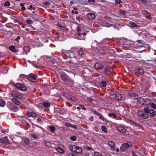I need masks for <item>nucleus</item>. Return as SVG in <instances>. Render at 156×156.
I'll return each instance as SVG.
<instances>
[{"label":"nucleus","mask_w":156,"mask_h":156,"mask_svg":"<svg viewBox=\"0 0 156 156\" xmlns=\"http://www.w3.org/2000/svg\"><path fill=\"white\" fill-rule=\"evenodd\" d=\"M14 86L16 88L22 91H25L27 90V87L25 86L20 83L15 84L14 85Z\"/></svg>","instance_id":"f257e3e1"},{"label":"nucleus","mask_w":156,"mask_h":156,"mask_svg":"<svg viewBox=\"0 0 156 156\" xmlns=\"http://www.w3.org/2000/svg\"><path fill=\"white\" fill-rule=\"evenodd\" d=\"M145 112L149 114L151 117H153L156 115V111L153 109H150L148 107H146L144 108Z\"/></svg>","instance_id":"f03ea898"},{"label":"nucleus","mask_w":156,"mask_h":156,"mask_svg":"<svg viewBox=\"0 0 156 156\" xmlns=\"http://www.w3.org/2000/svg\"><path fill=\"white\" fill-rule=\"evenodd\" d=\"M11 95L13 97L15 98H16L19 99H21L23 97L22 94L17 91L14 92L12 93L11 94Z\"/></svg>","instance_id":"7ed1b4c3"},{"label":"nucleus","mask_w":156,"mask_h":156,"mask_svg":"<svg viewBox=\"0 0 156 156\" xmlns=\"http://www.w3.org/2000/svg\"><path fill=\"white\" fill-rule=\"evenodd\" d=\"M131 145V142H127L126 143H125L123 144L121 146L120 149L122 151L125 150L127 148L129 147Z\"/></svg>","instance_id":"20e7f679"},{"label":"nucleus","mask_w":156,"mask_h":156,"mask_svg":"<svg viewBox=\"0 0 156 156\" xmlns=\"http://www.w3.org/2000/svg\"><path fill=\"white\" fill-rule=\"evenodd\" d=\"M138 115L142 118L146 119L148 118V115L147 114L144 113L143 111L141 110L138 111Z\"/></svg>","instance_id":"39448f33"},{"label":"nucleus","mask_w":156,"mask_h":156,"mask_svg":"<svg viewBox=\"0 0 156 156\" xmlns=\"http://www.w3.org/2000/svg\"><path fill=\"white\" fill-rule=\"evenodd\" d=\"M37 76L35 74H30L28 75V80L31 81H34L36 80Z\"/></svg>","instance_id":"423d86ee"},{"label":"nucleus","mask_w":156,"mask_h":156,"mask_svg":"<svg viewBox=\"0 0 156 156\" xmlns=\"http://www.w3.org/2000/svg\"><path fill=\"white\" fill-rule=\"evenodd\" d=\"M129 96L134 100H136L138 97V95L135 93L131 92L129 93Z\"/></svg>","instance_id":"0eeeda50"},{"label":"nucleus","mask_w":156,"mask_h":156,"mask_svg":"<svg viewBox=\"0 0 156 156\" xmlns=\"http://www.w3.org/2000/svg\"><path fill=\"white\" fill-rule=\"evenodd\" d=\"M103 66L101 63L97 62L95 65V68L98 70H100L103 69Z\"/></svg>","instance_id":"6e6552de"},{"label":"nucleus","mask_w":156,"mask_h":156,"mask_svg":"<svg viewBox=\"0 0 156 156\" xmlns=\"http://www.w3.org/2000/svg\"><path fill=\"white\" fill-rule=\"evenodd\" d=\"M113 97L114 99L117 100H120L122 98V96L121 95L118 93L114 94L113 95Z\"/></svg>","instance_id":"1a4fd4ad"},{"label":"nucleus","mask_w":156,"mask_h":156,"mask_svg":"<svg viewBox=\"0 0 156 156\" xmlns=\"http://www.w3.org/2000/svg\"><path fill=\"white\" fill-rule=\"evenodd\" d=\"M151 102V101L150 99L148 98L144 100L143 105L149 106H150Z\"/></svg>","instance_id":"9d476101"},{"label":"nucleus","mask_w":156,"mask_h":156,"mask_svg":"<svg viewBox=\"0 0 156 156\" xmlns=\"http://www.w3.org/2000/svg\"><path fill=\"white\" fill-rule=\"evenodd\" d=\"M0 142L5 144L8 143H9V140L7 137L5 136L4 138H0Z\"/></svg>","instance_id":"9b49d317"},{"label":"nucleus","mask_w":156,"mask_h":156,"mask_svg":"<svg viewBox=\"0 0 156 156\" xmlns=\"http://www.w3.org/2000/svg\"><path fill=\"white\" fill-rule=\"evenodd\" d=\"M87 17L89 19L93 20L95 19V16L94 13H89L87 14Z\"/></svg>","instance_id":"f8f14e48"},{"label":"nucleus","mask_w":156,"mask_h":156,"mask_svg":"<svg viewBox=\"0 0 156 156\" xmlns=\"http://www.w3.org/2000/svg\"><path fill=\"white\" fill-rule=\"evenodd\" d=\"M27 116L29 117H31L34 118L35 119V118L36 117H38L39 116L37 115L36 113L34 112H29L27 114Z\"/></svg>","instance_id":"ddd939ff"},{"label":"nucleus","mask_w":156,"mask_h":156,"mask_svg":"<svg viewBox=\"0 0 156 156\" xmlns=\"http://www.w3.org/2000/svg\"><path fill=\"white\" fill-rule=\"evenodd\" d=\"M66 55L69 58H73L75 57L74 55V53L70 51H67L66 52Z\"/></svg>","instance_id":"4468645a"},{"label":"nucleus","mask_w":156,"mask_h":156,"mask_svg":"<svg viewBox=\"0 0 156 156\" xmlns=\"http://www.w3.org/2000/svg\"><path fill=\"white\" fill-rule=\"evenodd\" d=\"M112 69L110 67H108L105 68V74L107 75H109L111 72Z\"/></svg>","instance_id":"2eb2a0df"},{"label":"nucleus","mask_w":156,"mask_h":156,"mask_svg":"<svg viewBox=\"0 0 156 156\" xmlns=\"http://www.w3.org/2000/svg\"><path fill=\"white\" fill-rule=\"evenodd\" d=\"M108 144L113 150H114L115 149V144L112 141H109L108 143Z\"/></svg>","instance_id":"dca6fc26"},{"label":"nucleus","mask_w":156,"mask_h":156,"mask_svg":"<svg viewBox=\"0 0 156 156\" xmlns=\"http://www.w3.org/2000/svg\"><path fill=\"white\" fill-rule=\"evenodd\" d=\"M136 71H137L139 72V73L141 75H143L144 73V71L143 69L142 68L140 67L139 68H136Z\"/></svg>","instance_id":"f3484780"},{"label":"nucleus","mask_w":156,"mask_h":156,"mask_svg":"<svg viewBox=\"0 0 156 156\" xmlns=\"http://www.w3.org/2000/svg\"><path fill=\"white\" fill-rule=\"evenodd\" d=\"M143 14H144L146 16V17L148 19L151 18V15L150 13L148 12L147 11L144 10L143 12Z\"/></svg>","instance_id":"a211bd4d"},{"label":"nucleus","mask_w":156,"mask_h":156,"mask_svg":"<svg viewBox=\"0 0 156 156\" xmlns=\"http://www.w3.org/2000/svg\"><path fill=\"white\" fill-rule=\"evenodd\" d=\"M118 129L120 132L125 133L126 132V129L122 126H119L118 127Z\"/></svg>","instance_id":"6ab92c4d"},{"label":"nucleus","mask_w":156,"mask_h":156,"mask_svg":"<svg viewBox=\"0 0 156 156\" xmlns=\"http://www.w3.org/2000/svg\"><path fill=\"white\" fill-rule=\"evenodd\" d=\"M138 102L141 105H143L144 101V99L141 97H139L137 99Z\"/></svg>","instance_id":"aec40b11"},{"label":"nucleus","mask_w":156,"mask_h":156,"mask_svg":"<svg viewBox=\"0 0 156 156\" xmlns=\"http://www.w3.org/2000/svg\"><path fill=\"white\" fill-rule=\"evenodd\" d=\"M103 26L107 27H110L111 26H113L115 28L116 27L113 24H110L108 23H104L102 24Z\"/></svg>","instance_id":"412c9836"},{"label":"nucleus","mask_w":156,"mask_h":156,"mask_svg":"<svg viewBox=\"0 0 156 156\" xmlns=\"http://www.w3.org/2000/svg\"><path fill=\"white\" fill-rule=\"evenodd\" d=\"M12 101L16 105H20V102L17 99L15 98L12 99Z\"/></svg>","instance_id":"4be33fe9"},{"label":"nucleus","mask_w":156,"mask_h":156,"mask_svg":"<svg viewBox=\"0 0 156 156\" xmlns=\"http://www.w3.org/2000/svg\"><path fill=\"white\" fill-rule=\"evenodd\" d=\"M11 108L12 111L15 112H17L19 109L18 108L14 105H12V106L11 107Z\"/></svg>","instance_id":"5701e85b"},{"label":"nucleus","mask_w":156,"mask_h":156,"mask_svg":"<svg viewBox=\"0 0 156 156\" xmlns=\"http://www.w3.org/2000/svg\"><path fill=\"white\" fill-rule=\"evenodd\" d=\"M56 151L60 153L63 154L65 152L64 150L59 146L56 148Z\"/></svg>","instance_id":"b1692460"},{"label":"nucleus","mask_w":156,"mask_h":156,"mask_svg":"<svg viewBox=\"0 0 156 156\" xmlns=\"http://www.w3.org/2000/svg\"><path fill=\"white\" fill-rule=\"evenodd\" d=\"M108 115L109 117L113 119H115L117 116V115L114 113H109Z\"/></svg>","instance_id":"393cba45"},{"label":"nucleus","mask_w":156,"mask_h":156,"mask_svg":"<svg viewBox=\"0 0 156 156\" xmlns=\"http://www.w3.org/2000/svg\"><path fill=\"white\" fill-rule=\"evenodd\" d=\"M77 146L75 145H71L69 146V148L70 150L73 152H75L76 150Z\"/></svg>","instance_id":"a878e982"},{"label":"nucleus","mask_w":156,"mask_h":156,"mask_svg":"<svg viewBox=\"0 0 156 156\" xmlns=\"http://www.w3.org/2000/svg\"><path fill=\"white\" fill-rule=\"evenodd\" d=\"M122 3V1L121 0H115V4L116 5H118V6L119 7H121L122 5H121V4Z\"/></svg>","instance_id":"bb28decb"},{"label":"nucleus","mask_w":156,"mask_h":156,"mask_svg":"<svg viewBox=\"0 0 156 156\" xmlns=\"http://www.w3.org/2000/svg\"><path fill=\"white\" fill-rule=\"evenodd\" d=\"M129 123L131 125L133 126H136V127H141L140 126V125H139L138 124H137V123H136L135 122H133V121H129Z\"/></svg>","instance_id":"cd10ccee"},{"label":"nucleus","mask_w":156,"mask_h":156,"mask_svg":"<svg viewBox=\"0 0 156 156\" xmlns=\"http://www.w3.org/2000/svg\"><path fill=\"white\" fill-rule=\"evenodd\" d=\"M78 55L82 57H85L84 54L82 49H80L78 52Z\"/></svg>","instance_id":"c85d7f7f"},{"label":"nucleus","mask_w":156,"mask_h":156,"mask_svg":"<svg viewBox=\"0 0 156 156\" xmlns=\"http://www.w3.org/2000/svg\"><path fill=\"white\" fill-rule=\"evenodd\" d=\"M45 146L48 147H51L52 144L49 141H44Z\"/></svg>","instance_id":"c756f323"},{"label":"nucleus","mask_w":156,"mask_h":156,"mask_svg":"<svg viewBox=\"0 0 156 156\" xmlns=\"http://www.w3.org/2000/svg\"><path fill=\"white\" fill-rule=\"evenodd\" d=\"M28 75H26L23 74H21L19 75V77L20 78L23 79H28Z\"/></svg>","instance_id":"7c9ffc66"},{"label":"nucleus","mask_w":156,"mask_h":156,"mask_svg":"<svg viewBox=\"0 0 156 156\" xmlns=\"http://www.w3.org/2000/svg\"><path fill=\"white\" fill-rule=\"evenodd\" d=\"M23 50L26 54H27L30 51V49L28 47H24L23 48Z\"/></svg>","instance_id":"2f4dec72"},{"label":"nucleus","mask_w":156,"mask_h":156,"mask_svg":"<svg viewBox=\"0 0 156 156\" xmlns=\"http://www.w3.org/2000/svg\"><path fill=\"white\" fill-rule=\"evenodd\" d=\"M9 49L11 51H12L16 52V50L15 48L13 46H10L9 47Z\"/></svg>","instance_id":"473e14b6"},{"label":"nucleus","mask_w":156,"mask_h":156,"mask_svg":"<svg viewBox=\"0 0 156 156\" xmlns=\"http://www.w3.org/2000/svg\"><path fill=\"white\" fill-rule=\"evenodd\" d=\"M27 28H26L25 30H35V28L32 26L28 25L27 26Z\"/></svg>","instance_id":"72a5a7b5"},{"label":"nucleus","mask_w":156,"mask_h":156,"mask_svg":"<svg viewBox=\"0 0 156 156\" xmlns=\"http://www.w3.org/2000/svg\"><path fill=\"white\" fill-rule=\"evenodd\" d=\"M77 147L75 152L78 154L81 153L82 151L81 148L77 146Z\"/></svg>","instance_id":"f704fd0d"},{"label":"nucleus","mask_w":156,"mask_h":156,"mask_svg":"<svg viewBox=\"0 0 156 156\" xmlns=\"http://www.w3.org/2000/svg\"><path fill=\"white\" fill-rule=\"evenodd\" d=\"M68 99L69 100L72 101H75L76 100V98L73 96H69L68 98Z\"/></svg>","instance_id":"c9c22d12"},{"label":"nucleus","mask_w":156,"mask_h":156,"mask_svg":"<svg viewBox=\"0 0 156 156\" xmlns=\"http://www.w3.org/2000/svg\"><path fill=\"white\" fill-rule=\"evenodd\" d=\"M61 77L64 81H66L67 80V76L66 74H62Z\"/></svg>","instance_id":"e433bc0d"},{"label":"nucleus","mask_w":156,"mask_h":156,"mask_svg":"<svg viewBox=\"0 0 156 156\" xmlns=\"http://www.w3.org/2000/svg\"><path fill=\"white\" fill-rule=\"evenodd\" d=\"M5 105V101L2 100H0V106L1 107H3Z\"/></svg>","instance_id":"4c0bfd02"},{"label":"nucleus","mask_w":156,"mask_h":156,"mask_svg":"<svg viewBox=\"0 0 156 156\" xmlns=\"http://www.w3.org/2000/svg\"><path fill=\"white\" fill-rule=\"evenodd\" d=\"M101 85L102 87H105L106 86L107 83L105 81H102L101 83Z\"/></svg>","instance_id":"58836bf2"},{"label":"nucleus","mask_w":156,"mask_h":156,"mask_svg":"<svg viewBox=\"0 0 156 156\" xmlns=\"http://www.w3.org/2000/svg\"><path fill=\"white\" fill-rule=\"evenodd\" d=\"M43 105L45 107H48L50 106V105L49 102H44L43 103Z\"/></svg>","instance_id":"ea45409f"},{"label":"nucleus","mask_w":156,"mask_h":156,"mask_svg":"<svg viewBox=\"0 0 156 156\" xmlns=\"http://www.w3.org/2000/svg\"><path fill=\"white\" fill-rule=\"evenodd\" d=\"M101 128L102 130L103 131L104 133H106L107 132L106 128L105 126H101Z\"/></svg>","instance_id":"a19ab883"},{"label":"nucleus","mask_w":156,"mask_h":156,"mask_svg":"<svg viewBox=\"0 0 156 156\" xmlns=\"http://www.w3.org/2000/svg\"><path fill=\"white\" fill-rule=\"evenodd\" d=\"M50 131L52 133H53L55 130V127L53 126H51L49 127Z\"/></svg>","instance_id":"79ce46f5"},{"label":"nucleus","mask_w":156,"mask_h":156,"mask_svg":"<svg viewBox=\"0 0 156 156\" xmlns=\"http://www.w3.org/2000/svg\"><path fill=\"white\" fill-rule=\"evenodd\" d=\"M150 106H151V107L153 108L156 109V105L153 103L152 102H151Z\"/></svg>","instance_id":"37998d69"},{"label":"nucleus","mask_w":156,"mask_h":156,"mask_svg":"<svg viewBox=\"0 0 156 156\" xmlns=\"http://www.w3.org/2000/svg\"><path fill=\"white\" fill-rule=\"evenodd\" d=\"M26 22L28 24H30L33 23V21L31 20L28 19L26 20Z\"/></svg>","instance_id":"c03bdc74"},{"label":"nucleus","mask_w":156,"mask_h":156,"mask_svg":"<svg viewBox=\"0 0 156 156\" xmlns=\"http://www.w3.org/2000/svg\"><path fill=\"white\" fill-rule=\"evenodd\" d=\"M77 137L76 136H73L70 137V139L71 140L75 141L76 140Z\"/></svg>","instance_id":"a18cd8bd"},{"label":"nucleus","mask_w":156,"mask_h":156,"mask_svg":"<svg viewBox=\"0 0 156 156\" xmlns=\"http://www.w3.org/2000/svg\"><path fill=\"white\" fill-rule=\"evenodd\" d=\"M30 136L34 139H37L38 137L36 135L33 134H31Z\"/></svg>","instance_id":"49530a36"},{"label":"nucleus","mask_w":156,"mask_h":156,"mask_svg":"<svg viewBox=\"0 0 156 156\" xmlns=\"http://www.w3.org/2000/svg\"><path fill=\"white\" fill-rule=\"evenodd\" d=\"M20 5L21 6L22 10L24 11L25 10V8L24 7V4L23 3H21L20 4Z\"/></svg>","instance_id":"de8ad7c7"},{"label":"nucleus","mask_w":156,"mask_h":156,"mask_svg":"<svg viewBox=\"0 0 156 156\" xmlns=\"http://www.w3.org/2000/svg\"><path fill=\"white\" fill-rule=\"evenodd\" d=\"M94 156H103L102 154L98 152H95L94 153Z\"/></svg>","instance_id":"09e8293b"},{"label":"nucleus","mask_w":156,"mask_h":156,"mask_svg":"<svg viewBox=\"0 0 156 156\" xmlns=\"http://www.w3.org/2000/svg\"><path fill=\"white\" fill-rule=\"evenodd\" d=\"M130 24L132 26L134 27H136L137 26V25L134 23L133 22H130Z\"/></svg>","instance_id":"8fccbe9b"},{"label":"nucleus","mask_w":156,"mask_h":156,"mask_svg":"<svg viewBox=\"0 0 156 156\" xmlns=\"http://www.w3.org/2000/svg\"><path fill=\"white\" fill-rule=\"evenodd\" d=\"M10 2H9L6 1L4 3V5L5 6H8L10 5Z\"/></svg>","instance_id":"3c124183"},{"label":"nucleus","mask_w":156,"mask_h":156,"mask_svg":"<svg viewBox=\"0 0 156 156\" xmlns=\"http://www.w3.org/2000/svg\"><path fill=\"white\" fill-rule=\"evenodd\" d=\"M58 27H59V28H60L61 29H62L63 30H65V27H63L61 24H58Z\"/></svg>","instance_id":"603ef678"},{"label":"nucleus","mask_w":156,"mask_h":156,"mask_svg":"<svg viewBox=\"0 0 156 156\" xmlns=\"http://www.w3.org/2000/svg\"><path fill=\"white\" fill-rule=\"evenodd\" d=\"M44 5L45 6L48 7L49 5V2L48 1L44 3Z\"/></svg>","instance_id":"864d4df0"},{"label":"nucleus","mask_w":156,"mask_h":156,"mask_svg":"<svg viewBox=\"0 0 156 156\" xmlns=\"http://www.w3.org/2000/svg\"><path fill=\"white\" fill-rule=\"evenodd\" d=\"M65 125L67 127H72V125L71 124L69 123H65Z\"/></svg>","instance_id":"5fc2aeb1"},{"label":"nucleus","mask_w":156,"mask_h":156,"mask_svg":"<svg viewBox=\"0 0 156 156\" xmlns=\"http://www.w3.org/2000/svg\"><path fill=\"white\" fill-rule=\"evenodd\" d=\"M120 13L122 15H125L126 14V12L125 11L122 10L119 11Z\"/></svg>","instance_id":"6e6d98bb"},{"label":"nucleus","mask_w":156,"mask_h":156,"mask_svg":"<svg viewBox=\"0 0 156 156\" xmlns=\"http://www.w3.org/2000/svg\"><path fill=\"white\" fill-rule=\"evenodd\" d=\"M24 142L27 144H28L29 143V140L28 138H25L24 140Z\"/></svg>","instance_id":"4d7b16f0"},{"label":"nucleus","mask_w":156,"mask_h":156,"mask_svg":"<svg viewBox=\"0 0 156 156\" xmlns=\"http://www.w3.org/2000/svg\"><path fill=\"white\" fill-rule=\"evenodd\" d=\"M76 31L78 32H81V30L79 27L78 26L76 28Z\"/></svg>","instance_id":"13d9d810"},{"label":"nucleus","mask_w":156,"mask_h":156,"mask_svg":"<svg viewBox=\"0 0 156 156\" xmlns=\"http://www.w3.org/2000/svg\"><path fill=\"white\" fill-rule=\"evenodd\" d=\"M20 39V37L19 36H18L15 39L16 41H17Z\"/></svg>","instance_id":"bf43d9fd"},{"label":"nucleus","mask_w":156,"mask_h":156,"mask_svg":"<svg viewBox=\"0 0 156 156\" xmlns=\"http://www.w3.org/2000/svg\"><path fill=\"white\" fill-rule=\"evenodd\" d=\"M87 100L88 101H90V102H92L93 101L92 99L90 98H87Z\"/></svg>","instance_id":"052dcab7"},{"label":"nucleus","mask_w":156,"mask_h":156,"mask_svg":"<svg viewBox=\"0 0 156 156\" xmlns=\"http://www.w3.org/2000/svg\"><path fill=\"white\" fill-rule=\"evenodd\" d=\"M71 12L73 13H75L76 14H77L78 13L77 11L72 10Z\"/></svg>","instance_id":"680f3d73"},{"label":"nucleus","mask_w":156,"mask_h":156,"mask_svg":"<svg viewBox=\"0 0 156 156\" xmlns=\"http://www.w3.org/2000/svg\"><path fill=\"white\" fill-rule=\"evenodd\" d=\"M81 108L83 110L85 111L86 110V108L84 107L83 105H81L80 106Z\"/></svg>","instance_id":"e2e57ef3"},{"label":"nucleus","mask_w":156,"mask_h":156,"mask_svg":"<svg viewBox=\"0 0 156 156\" xmlns=\"http://www.w3.org/2000/svg\"><path fill=\"white\" fill-rule=\"evenodd\" d=\"M37 122H41L42 121V120L41 118H38L37 119Z\"/></svg>","instance_id":"0e129e2a"},{"label":"nucleus","mask_w":156,"mask_h":156,"mask_svg":"<svg viewBox=\"0 0 156 156\" xmlns=\"http://www.w3.org/2000/svg\"><path fill=\"white\" fill-rule=\"evenodd\" d=\"M133 133H134V134L135 135H138V134H139V133L137 131H134L133 132Z\"/></svg>","instance_id":"69168bd1"},{"label":"nucleus","mask_w":156,"mask_h":156,"mask_svg":"<svg viewBox=\"0 0 156 156\" xmlns=\"http://www.w3.org/2000/svg\"><path fill=\"white\" fill-rule=\"evenodd\" d=\"M88 1L89 2H95V0H88Z\"/></svg>","instance_id":"338daca9"},{"label":"nucleus","mask_w":156,"mask_h":156,"mask_svg":"<svg viewBox=\"0 0 156 156\" xmlns=\"http://www.w3.org/2000/svg\"><path fill=\"white\" fill-rule=\"evenodd\" d=\"M132 155L133 156H138L136 153L133 152L132 153Z\"/></svg>","instance_id":"774afa93"}]
</instances>
